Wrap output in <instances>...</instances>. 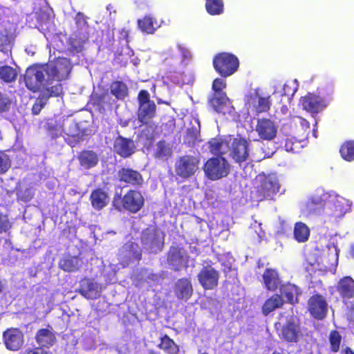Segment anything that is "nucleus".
Segmentation results:
<instances>
[{
  "instance_id": "nucleus-64",
  "label": "nucleus",
  "mask_w": 354,
  "mask_h": 354,
  "mask_svg": "<svg viewBox=\"0 0 354 354\" xmlns=\"http://www.w3.org/2000/svg\"><path fill=\"white\" fill-rule=\"evenodd\" d=\"M148 354H159L158 353H157L156 351H153V350H150L149 351V353Z\"/></svg>"
},
{
  "instance_id": "nucleus-61",
  "label": "nucleus",
  "mask_w": 354,
  "mask_h": 354,
  "mask_svg": "<svg viewBox=\"0 0 354 354\" xmlns=\"http://www.w3.org/2000/svg\"><path fill=\"white\" fill-rule=\"evenodd\" d=\"M345 354H354V352L351 348L347 347L345 349Z\"/></svg>"
},
{
  "instance_id": "nucleus-53",
  "label": "nucleus",
  "mask_w": 354,
  "mask_h": 354,
  "mask_svg": "<svg viewBox=\"0 0 354 354\" xmlns=\"http://www.w3.org/2000/svg\"><path fill=\"white\" fill-rule=\"evenodd\" d=\"M226 87V83L221 78H216L212 83V90L214 93H224L222 91L223 88Z\"/></svg>"
},
{
  "instance_id": "nucleus-26",
  "label": "nucleus",
  "mask_w": 354,
  "mask_h": 354,
  "mask_svg": "<svg viewBox=\"0 0 354 354\" xmlns=\"http://www.w3.org/2000/svg\"><path fill=\"white\" fill-rule=\"evenodd\" d=\"M77 159L80 166L84 169L95 167L99 162V156L93 150L84 149L78 153Z\"/></svg>"
},
{
  "instance_id": "nucleus-51",
  "label": "nucleus",
  "mask_w": 354,
  "mask_h": 354,
  "mask_svg": "<svg viewBox=\"0 0 354 354\" xmlns=\"http://www.w3.org/2000/svg\"><path fill=\"white\" fill-rule=\"evenodd\" d=\"M10 44L9 36L7 33L0 32V51L5 52L8 50Z\"/></svg>"
},
{
  "instance_id": "nucleus-39",
  "label": "nucleus",
  "mask_w": 354,
  "mask_h": 354,
  "mask_svg": "<svg viewBox=\"0 0 354 354\" xmlns=\"http://www.w3.org/2000/svg\"><path fill=\"white\" fill-rule=\"evenodd\" d=\"M18 76L16 68L4 65L0 66V80L5 83H12L15 82Z\"/></svg>"
},
{
  "instance_id": "nucleus-27",
  "label": "nucleus",
  "mask_w": 354,
  "mask_h": 354,
  "mask_svg": "<svg viewBox=\"0 0 354 354\" xmlns=\"http://www.w3.org/2000/svg\"><path fill=\"white\" fill-rule=\"evenodd\" d=\"M35 339L40 347L49 348L54 344L56 337L53 332L52 327L48 325V328H41L37 332Z\"/></svg>"
},
{
  "instance_id": "nucleus-18",
  "label": "nucleus",
  "mask_w": 354,
  "mask_h": 354,
  "mask_svg": "<svg viewBox=\"0 0 354 354\" xmlns=\"http://www.w3.org/2000/svg\"><path fill=\"white\" fill-rule=\"evenodd\" d=\"M249 142L239 137L232 140L230 147V156L238 163L246 161L249 157Z\"/></svg>"
},
{
  "instance_id": "nucleus-11",
  "label": "nucleus",
  "mask_w": 354,
  "mask_h": 354,
  "mask_svg": "<svg viewBox=\"0 0 354 354\" xmlns=\"http://www.w3.org/2000/svg\"><path fill=\"white\" fill-rule=\"evenodd\" d=\"M165 234L157 229H147L142 232L141 243L150 253L156 254L164 248Z\"/></svg>"
},
{
  "instance_id": "nucleus-35",
  "label": "nucleus",
  "mask_w": 354,
  "mask_h": 354,
  "mask_svg": "<svg viewBox=\"0 0 354 354\" xmlns=\"http://www.w3.org/2000/svg\"><path fill=\"white\" fill-rule=\"evenodd\" d=\"M158 347L168 354H178L179 353L178 345L167 334L160 337V343Z\"/></svg>"
},
{
  "instance_id": "nucleus-54",
  "label": "nucleus",
  "mask_w": 354,
  "mask_h": 354,
  "mask_svg": "<svg viewBox=\"0 0 354 354\" xmlns=\"http://www.w3.org/2000/svg\"><path fill=\"white\" fill-rule=\"evenodd\" d=\"M177 48L178 49V51L180 52L182 61L189 59L191 58V53L186 46H185L183 44H178Z\"/></svg>"
},
{
  "instance_id": "nucleus-15",
  "label": "nucleus",
  "mask_w": 354,
  "mask_h": 354,
  "mask_svg": "<svg viewBox=\"0 0 354 354\" xmlns=\"http://www.w3.org/2000/svg\"><path fill=\"white\" fill-rule=\"evenodd\" d=\"M308 310L315 319H324L328 313V304L325 297L318 293L313 295L308 301Z\"/></svg>"
},
{
  "instance_id": "nucleus-13",
  "label": "nucleus",
  "mask_w": 354,
  "mask_h": 354,
  "mask_svg": "<svg viewBox=\"0 0 354 354\" xmlns=\"http://www.w3.org/2000/svg\"><path fill=\"white\" fill-rule=\"evenodd\" d=\"M247 104L257 115L268 113L272 106L270 95L263 96L259 93V89H254V93L247 96Z\"/></svg>"
},
{
  "instance_id": "nucleus-17",
  "label": "nucleus",
  "mask_w": 354,
  "mask_h": 354,
  "mask_svg": "<svg viewBox=\"0 0 354 354\" xmlns=\"http://www.w3.org/2000/svg\"><path fill=\"white\" fill-rule=\"evenodd\" d=\"M210 106L218 113L232 114L234 108L225 93H214L208 100Z\"/></svg>"
},
{
  "instance_id": "nucleus-48",
  "label": "nucleus",
  "mask_w": 354,
  "mask_h": 354,
  "mask_svg": "<svg viewBox=\"0 0 354 354\" xmlns=\"http://www.w3.org/2000/svg\"><path fill=\"white\" fill-rule=\"evenodd\" d=\"M11 105V100L6 94L0 91V113L8 111Z\"/></svg>"
},
{
  "instance_id": "nucleus-46",
  "label": "nucleus",
  "mask_w": 354,
  "mask_h": 354,
  "mask_svg": "<svg viewBox=\"0 0 354 354\" xmlns=\"http://www.w3.org/2000/svg\"><path fill=\"white\" fill-rule=\"evenodd\" d=\"M70 50L73 53H80L84 48V41L77 37H71L68 39Z\"/></svg>"
},
{
  "instance_id": "nucleus-37",
  "label": "nucleus",
  "mask_w": 354,
  "mask_h": 354,
  "mask_svg": "<svg viewBox=\"0 0 354 354\" xmlns=\"http://www.w3.org/2000/svg\"><path fill=\"white\" fill-rule=\"evenodd\" d=\"M139 29L144 33L153 34L156 30V21L149 15H146L137 21Z\"/></svg>"
},
{
  "instance_id": "nucleus-32",
  "label": "nucleus",
  "mask_w": 354,
  "mask_h": 354,
  "mask_svg": "<svg viewBox=\"0 0 354 354\" xmlns=\"http://www.w3.org/2000/svg\"><path fill=\"white\" fill-rule=\"evenodd\" d=\"M330 195L324 192H317L308 201L307 206L311 209H319L325 207L328 201Z\"/></svg>"
},
{
  "instance_id": "nucleus-8",
  "label": "nucleus",
  "mask_w": 354,
  "mask_h": 354,
  "mask_svg": "<svg viewBox=\"0 0 354 354\" xmlns=\"http://www.w3.org/2000/svg\"><path fill=\"white\" fill-rule=\"evenodd\" d=\"M200 159L192 155H184L178 157L174 165L177 176L186 180L195 175L199 169Z\"/></svg>"
},
{
  "instance_id": "nucleus-43",
  "label": "nucleus",
  "mask_w": 354,
  "mask_h": 354,
  "mask_svg": "<svg viewBox=\"0 0 354 354\" xmlns=\"http://www.w3.org/2000/svg\"><path fill=\"white\" fill-rule=\"evenodd\" d=\"M328 339L330 350L333 353L338 352L342 342V336L336 330H332L329 333Z\"/></svg>"
},
{
  "instance_id": "nucleus-47",
  "label": "nucleus",
  "mask_w": 354,
  "mask_h": 354,
  "mask_svg": "<svg viewBox=\"0 0 354 354\" xmlns=\"http://www.w3.org/2000/svg\"><path fill=\"white\" fill-rule=\"evenodd\" d=\"M306 270L308 272L315 273L317 271L326 272L328 270V268L326 266L322 263L318 259H317L314 262L309 261L308 263Z\"/></svg>"
},
{
  "instance_id": "nucleus-1",
  "label": "nucleus",
  "mask_w": 354,
  "mask_h": 354,
  "mask_svg": "<svg viewBox=\"0 0 354 354\" xmlns=\"http://www.w3.org/2000/svg\"><path fill=\"white\" fill-rule=\"evenodd\" d=\"M145 199L141 191L129 189L124 195L115 194L112 200V207L119 211H127L136 214L145 206Z\"/></svg>"
},
{
  "instance_id": "nucleus-16",
  "label": "nucleus",
  "mask_w": 354,
  "mask_h": 354,
  "mask_svg": "<svg viewBox=\"0 0 354 354\" xmlns=\"http://www.w3.org/2000/svg\"><path fill=\"white\" fill-rule=\"evenodd\" d=\"M63 94V88L61 84L52 86L50 88H44L41 91L37 100L32 107V113L38 115L46 105L48 100L52 97H59Z\"/></svg>"
},
{
  "instance_id": "nucleus-14",
  "label": "nucleus",
  "mask_w": 354,
  "mask_h": 354,
  "mask_svg": "<svg viewBox=\"0 0 354 354\" xmlns=\"http://www.w3.org/2000/svg\"><path fill=\"white\" fill-rule=\"evenodd\" d=\"M118 180L126 187L131 186L140 188L144 185V178L142 174L131 167H121L118 171Z\"/></svg>"
},
{
  "instance_id": "nucleus-22",
  "label": "nucleus",
  "mask_w": 354,
  "mask_h": 354,
  "mask_svg": "<svg viewBox=\"0 0 354 354\" xmlns=\"http://www.w3.org/2000/svg\"><path fill=\"white\" fill-rule=\"evenodd\" d=\"M3 339L6 348L13 351L19 350L24 342L22 332L19 329L15 328H8L4 331Z\"/></svg>"
},
{
  "instance_id": "nucleus-25",
  "label": "nucleus",
  "mask_w": 354,
  "mask_h": 354,
  "mask_svg": "<svg viewBox=\"0 0 354 354\" xmlns=\"http://www.w3.org/2000/svg\"><path fill=\"white\" fill-rule=\"evenodd\" d=\"M92 207L96 211L103 209L109 203L108 193L101 187L92 190L89 196Z\"/></svg>"
},
{
  "instance_id": "nucleus-63",
  "label": "nucleus",
  "mask_w": 354,
  "mask_h": 354,
  "mask_svg": "<svg viewBox=\"0 0 354 354\" xmlns=\"http://www.w3.org/2000/svg\"><path fill=\"white\" fill-rule=\"evenodd\" d=\"M273 95H274V96H277V95H279V96H283V94L280 93H279V92H274V93H273Z\"/></svg>"
},
{
  "instance_id": "nucleus-44",
  "label": "nucleus",
  "mask_w": 354,
  "mask_h": 354,
  "mask_svg": "<svg viewBox=\"0 0 354 354\" xmlns=\"http://www.w3.org/2000/svg\"><path fill=\"white\" fill-rule=\"evenodd\" d=\"M156 150L154 156L156 158H161L170 154V149L165 140H160L157 142Z\"/></svg>"
},
{
  "instance_id": "nucleus-59",
  "label": "nucleus",
  "mask_w": 354,
  "mask_h": 354,
  "mask_svg": "<svg viewBox=\"0 0 354 354\" xmlns=\"http://www.w3.org/2000/svg\"><path fill=\"white\" fill-rule=\"evenodd\" d=\"M119 124L122 127H126L129 125V120H120V122H119Z\"/></svg>"
},
{
  "instance_id": "nucleus-10",
  "label": "nucleus",
  "mask_w": 354,
  "mask_h": 354,
  "mask_svg": "<svg viewBox=\"0 0 354 354\" xmlns=\"http://www.w3.org/2000/svg\"><path fill=\"white\" fill-rule=\"evenodd\" d=\"M189 256L187 250L177 243L172 244L167 252V263L174 272L188 267Z\"/></svg>"
},
{
  "instance_id": "nucleus-12",
  "label": "nucleus",
  "mask_w": 354,
  "mask_h": 354,
  "mask_svg": "<svg viewBox=\"0 0 354 354\" xmlns=\"http://www.w3.org/2000/svg\"><path fill=\"white\" fill-rule=\"evenodd\" d=\"M44 71L37 67H29L24 75V82L28 90L35 93L48 88L44 77Z\"/></svg>"
},
{
  "instance_id": "nucleus-60",
  "label": "nucleus",
  "mask_w": 354,
  "mask_h": 354,
  "mask_svg": "<svg viewBox=\"0 0 354 354\" xmlns=\"http://www.w3.org/2000/svg\"><path fill=\"white\" fill-rule=\"evenodd\" d=\"M135 258L136 260L140 261L142 258V253L140 251H138L135 254Z\"/></svg>"
},
{
  "instance_id": "nucleus-23",
  "label": "nucleus",
  "mask_w": 354,
  "mask_h": 354,
  "mask_svg": "<svg viewBox=\"0 0 354 354\" xmlns=\"http://www.w3.org/2000/svg\"><path fill=\"white\" fill-rule=\"evenodd\" d=\"M174 292L179 300L187 301L194 294V288L190 278L182 277L174 284Z\"/></svg>"
},
{
  "instance_id": "nucleus-19",
  "label": "nucleus",
  "mask_w": 354,
  "mask_h": 354,
  "mask_svg": "<svg viewBox=\"0 0 354 354\" xmlns=\"http://www.w3.org/2000/svg\"><path fill=\"white\" fill-rule=\"evenodd\" d=\"M136 149L135 142L131 138L119 135L113 141V152L121 158L131 157L136 152Z\"/></svg>"
},
{
  "instance_id": "nucleus-40",
  "label": "nucleus",
  "mask_w": 354,
  "mask_h": 354,
  "mask_svg": "<svg viewBox=\"0 0 354 354\" xmlns=\"http://www.w3.org/2000/svg\"><path fill=\"white\" fill-rule=\"evenodd\" d=\"M205 7L209 15H219L223 12L224 3L223 0H206Z\"/></svg>"
},
{
  "instance_id": "nucleus-29",
  "label": "nucleus",
  "mask_w": 354,
  "mask_h": 354,
  "mask_svg": "<svg viewBox=\"0 0 354 354\" xmlns=\"http://www.w3.org/2000/svg\"><path fill=\"white\" fill-rule=\"evenodd\" d=\"M80 293L87 299H95L100 296L97 285L91 279H85L81 285Z\"/></svg>"
},
{
  "instance_id": "nucleus-62",
  "label": "nucleus",
  "mask_w": 354,
  "mask_h": 354,
  "mask_svg": "<svg viewBox=\"0 0 354 354\" xmlns=\"http://www.w3.org/2000/svg\"><path fill=\"white\" fill-rule=\"evenodd\" d=\"M340 201H337L335 203H334V205L335 207V208H337L338 207H339L340 205Z\"/></svg>"
},
{
  "instance_id": "nucleus-56",
  "label": "nucleus",
  "mask_w": 354,
  "mask_h": 354,
  "mask_svg": "<svg viewBox=\"0 0 354 354\" xmlns=\"http://www.w3.org/2000/svg\"><path fill=\"white\" fill-rule=\"evenodd\" d=\"M197 138V133L193 129H187L185 140H187L189 143L194 142Z\"/></svg>"
},
{
  "instance_id": "nucleus-36",
  "label": "nucleus",
  "mask_w": 354,
  "mask_h": 354,
  "mask_svg": "<svg viewBox=\"0 0 354 354\" xmlns=\"http://www.w3.org/2000/svg\"><path fill=\"white\" fill-rule=\"evenodd\" d=\"M59 268L66 272H75L81 266V260L77 257H64L59 262Z\"/></svg>"
},
{
  "instance_id": "nucleus-52",
  "label": "nucleus",
  "mask_w": 354,
  "mask_h": 354,
  "mask_svg": "<svg viewBox=\"0 0 354 354\" xmlns=\"http://www.w3.org/2000/svg\"><path fill=\"white\" fill-rule=\"evenodd\" d=\"M11 227V223L8 217L0 213V234L6 232Z\"/></svg>"
},
{
  "instance_id": "nucleus-58",
  "label": "nucleus",
  "mask_w": 354,
  "mask_h": 354,
  "mask_svg": "<svg viewBox=\"0 0 354 354\" xmlns=\"http://www.w3.org/2000/svg\"><path fill=\"white\" fill-rule=\"evenodd\" d=\"M75 22L77 25H80V24H86L87 22L86 21V19L84 17V15L81 13V12H78L76 16H75Z\"/></svg>"
},
{
  "instance_id": "nucleus-24",
  "label": "nucleus",
  "mask_w": 354,
  "mask_h": 354,
  "mask_svg": "<svg viewBox=\"0 0 354 354\" xmlns=\"http://www.w3.org/2000/svg\"><path fill=\"white\" fill-rule=\"evenodd\" d=\"M335 288L344 303H347L354 298V279L351 277L346 276L341 278Z\"/></svg>"
},
{
  "instance_id": "nucleus-55",
  "label": "nucleus",
  "mask_w": 354,
  "mask_h": 354,
  "mask_svg": "<svg viewBox=\"0 0 354 354\" xmlns=\"http://www.w3.org/2000/svg\"><path fill=\"white\" fill-rule=\"evenodd\" d=\"M24 354H48V352L43 348L38 346L27 348L25 351Z\"/></svg>"
},
{
  "instance_id": "nucleus-45",
  "label": "nucleus",
  "mask_w": 354,
  "mask_h": 354,
  "mask_svg": "<svg viewBox=\"0 0 354 354\" xmlns=\"http://www.w3.org/2000/svg\"><path fill=\"white\" fill-rule=\"evenodd\" d=\"M34 197V193L31 188L21 189L17 192V198L18 201L28 203Z\"/></svg>"
},
{
  "instance_id": "nucleus-7",
  "label": "nucleus",
  "mask_w": 354,
  "mask_h": 354,
  "mask_svg": "<svg viewBox=\"0 0 354 354\" xmlns=\"http://www.w3.org/2000/svg\"><path fill=\"white\" fill-rule=\"evenodd\" d=\"M230 166L223 157H213L208 159L203 165L205 176L212 180L225 177L230 173Z\"/></svg>"
},
{
  "instance_id": "nucleus-4",
  "label": "nucleus",
  "mask_w": 354,
  "mask_h": 354,
  "mask_svg": "<svg viewBox=\"0 0 354 354\" xmlns=\"http://www.w3.org/2000/svg\"><path fill=\"white\" fill-rule=\"evenodd\" d=\"M71 64L67 58L58 57L54 61L47 63L44 71L47 75L46 83L51 84L54 81L61 82L68 77L71 73Z\"/></svg>"
},
{
  "instance_id": "nucleus-2",
  "label": "nucleus",
  "mask_w": 354,
  "mask_h": 354,
  "mask_svg": "<svg viewBox=\"0 0 354 354\" xmlns=\"http://www.w3.org/2000/svg\"><path fill=\"white\" fill-rule=\"evenodd\" d=\"M256 182V196L258 201L274 200L281 188L276 176L261 173L257 176Z\"/></svg>"
},
{
  "instance_id": "nucleus-30",
  "label": "nucleus",
  "mask_w": 354,
  "mask_h": 354,
  "mask_svg": "<svg viewBox=\"0 0 354 354\" xmlns=\"http://www.w3.org/2000/svg\"><path fill=\"white\" fill-rule=\"evenodd\" d=\"M283 304L282 295L274 294L265 301L262 306V313L267 316L274 310L281 308Z\"/></svg>"
},
{
  "instance_id": "nucleus-38",
  "label": "nucleus",
  "mask_w": 354,
  "mask_h": 354,
  "mask_svg": "<svg viewBox=\"0 0 354 354\" xmlns=\"http://www.w3.org/2000/svg\"><path fill=\"white\" fill-rule=\"evenodd\" d=\"M293 234L297 242L304 243L308 241L309 238L310 230L305 223L297 222L295 225Z\"/></svg>"
},
{
  "instance_id": "nucleus-28",
  "label": "nucleus",
  "mask_w": 354,
  "mask_h": 354,
  "mask_svg": "<svg viewBox=\"0 0 354 354\" xmlns=\"http://www.w3.org/2000/svg\"><path fill=\"white\" fill-rule=\"evenodd\" d=\"M265 288L271 291L276 290L280 286L281 281L275 269L266 268L262 275Z\"/></svg>"
},
{
  "instance_id": "nucleus-31",
  "label": "nucleus",
  "mask_w": 354,
  "mask_h": 354,
  "mask_svg": "<svg viewBox=\"0 0 354 354\" xmlns=\"http://www.w3.org/2000/svg\"><path fill=\"white\" fill-rule=\"evenodd\" d=\"M208 144L210 152L216 157H223L229 147V142L221 138H212Z\"/></svg>"
},
{
  "instance_id": "nucleus-57",
  "label": "nucleus",
  "mask_w": 354,
  "mask_h": 354,
  "mask_svg": "<svg viewBox=\"0 0 354 354\" xmlns=\"http://www.w3.org/2000/svg\"><path fill=\"white\" fill-rule=\"evenodd\" d=\"M284 147H285V149L287 151H290V152H292V153H295L296 152V149H295V143L292 142V140L291 139H286V140Z\"/></svg>"
},
{
  "instance_id": "nucleus-33",
  "label": "nucleus",
  "mask_w": 354,
  "mask_h": 354,
  "mask_svg": "<svg viewBox=\"0 0 354 354\" xmlns=\"http://www.w3.org/2000/svg\"><path fill=\"white\" fill-rule=\"evenodd\" d=\"M110 93L118 100H124L129 95L127 85L122 81H113L110 84Z\"/></svg>"
},
{
  "instance_id": "nucleus-6",
  "label": "nucleus",
  "mask_w": 354,
  "mask_h": 354,
  "mask_svg": "<svg viewBox=\"0 0 354 354\" xmlns=\"http://www.w3.org/2000/svg\"><path fill=\"white\" fill-rule=\"evenodd\" d=\"M137 100L138 102L137 118L139 122L146 124L151 121L156 115V105L154 101L150 99L148 91L145 89L140 90Z\"/></svg>"
},
{
  "instance_id": "nucleus-5",
  "label": "nucleus",
  "mask_w": 354,
  "mask_h": 354,
  "mask_svg": "<svg viewBox=\"0 0 354 354\" xmlns=\"http://www.w3.org/2000/svg\"><path fill=\"white\" fill-rule=\"evenodd\" d=\"M213 66L221 77H227L238 70L239 61L234 55L223 52L217 53L214 57Z\"/></svg>"
},
{
  "instance_id": "nucleus-50",
  "label": "nucleus",
  "mask_w": 354,
  "mask_h": 354,
  "mask_svg": "<svg viewBox=\"0 0 354 354\" xmlns=\"http://www.w3.org/2000/svg\"><path fill=\"white\" fill-rule=\"evenodd\" d=\"M47 130L48 134L51 136L53 138H56L61 136L62 130L61 127L58 126L57 124H53V123H48L47 124Z\"/></svg>"
},
{
  "instance_id": "nucleus-49",
  "label": "nucleus",
  "mask_w": 354,
  "mask_h": 354,
  "mask_svg": "<svg viewBox=\"0 0 354 354\" xmlns=\"http://www.w3.org/2000/svg\"><path fill=\"white\" fill-rule=\"evenodd\" d=\"M10 167V161L8 155L0 151V174L6 173Z\"/></svg>"
},
{
  "instance_id": "nucleus-3",
  "label": "nucleus",
  "mask_w": 354,
  "mask_h": 354,
  "mask_svg": "<svg viewBox=\"0 0 354 354\" xmlns=\"http://www.w3.org/2000/svg\"><path fill=\"white\" fill-rule=\"evenodd\" d=\"M274 326L279 339L285 342L297 344L304 337L301 321L297 316L291 315L283 325L276 323Z\"/></svg>"
},
{
  "instance_id": "nucleus-21",
  "label": "nucleus",
  "mask_w": 354,
  "mask_h": 354,
  "mask_svg": "<svg viewBox=\"0 0 354 354\" xmlns=\"http://www.w3.org/2000/svg\"><path fill=\"white\" fill-rule=\"evenodd\" d=\"M299 104L302 109L311 113H318L327 106L325 100L314 93H308L300 98Z\"/></svg>"
},
{
  "instance_id": "nucleus-9",
  "label": "nucleus",
  "mask_w": 354,
  "mask_h": 354,
  "mask_svg": "<svg viewBox=\"0 0 354 354\" xmlns=\"http://www.w3.org/2000/svg\"><path fill=\"white\" fill-rule=\"evenodd\" d=\"M205 263L197 274V279L204 290H214L218 286L221 273L212 266L211 261Z\"/></svg>"
},
{
  "instance_id": "nucleus-41",
  "label": "nucleus",
  "mask_w": 354,
  "mask_h": 354,
  "mask_svg": "<svg viewBox=\"0 0 354 354\" xmlns=\"http://www.w3.org/2000/svg\"><path fill=\"white\" fill-rule=\"evenodd\" d=\"M339 153L342 158L348 162L354 160V141H345L340 147Z\"/></svg>"
},
{
  "instance_id": "nucleus-42",
  "label": "nucleus",
  "mask_w": 354,
  "mask_h": 354,
  "mask_svg": "<svg viewBox=\"0 0 354 354\" xmlns=\"http://www.w3.org/2000/svg\"><path fill=\"white\" fill-rule=\"evenodd\" d=\"M141 126H145V127L141 130L140 136L149 141L153 140L158 126L151 121L146 124L140 123V127Z\"/></svg>"
},
{
  "instance_id": "nucleus-20",
  "label": "nucleus",
  "mask_w": 354,
  "mask_h": 354,
  "mask_svg": "<svg viewBox=\"0 0 354 354\" xmlns=\"http://www.w3.org/2000/svg\"><path fill=\"white\" fill-rule=\"evenodd\" d=\"M255 131L261 139L270 141L276 137L277 127L271 119L262 118L257 119Z\"/></svg>"
},
{
  "instance_id": "nucleus-34",
  "label": "nucleus",
  "mask_w": 354,
  "mask_h": 354,
  "mask_svg": "<svg viewBox=\"0 0 354 354\" xmlns=\"http://www.w3.org/2000/svg\"><path fill=\"white\" fill-rule=\"evenodd\" d=\"M281 295L286 298V301L290 304L299 302L298 296L300 295L299 288L291 283L284 285L281 288Z\"/></svg>"
}]
</instances>
